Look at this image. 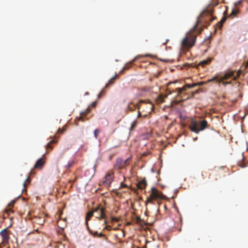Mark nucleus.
Wrapping results in <instances>:
<instances>
[{
	"label": "nucleus",
	"mask_w": 248,
	"mask_h": 248,
	"mask_svg": "<svg viewBox=\"0 0 248 248\" xmlns=\"http://www.w3.org/2000/svg\"><path fill=\"white\" fill-rule=\"evenodd\" d=\"M213 3H210L208 7L206 8L200 15L198 17L196 24L194 26L192 31H194L197 28V26L202 23L203 22L206 24L204 27L207 26L206 24L208 22H212L214 20V18L212 16L213 13V6H217L218 4L216 0H213Z\"/></svg>",
	"instance_id": "f257e3e1"
},
{
	"label": "nucleus",
	"mask_w": 248,
	"mask_h": 248,
	"mask_svg": "<svg viewBox=\"0 0 248 248\" xmlns=\"http://www.w3.org/2000/svg\"><path fill=\"white\" fill-rule=\"evenodd\" d=\"M97 212H99V216H96V218H98L99 220H101L102 218L106 219V216L105 213V209L102 207L101 205H99L97 207L95 208L93 210L87 213L86 217L85 224L88 231L91 235H97V232H93V231L90 230L89 227L88 221L90 219V218L92 216H93V214L96 213Z\"/></svg>",
	"instance_id": "f03ea898"
},
{
	"label": "nucleus",
	"mask_w": 248,
	"mask_h": 248,
	"mask_svg": "<svg viewBox=\"0 0 248 248\" xmlns=\"http://www.w3.org/2000/svg\"><path fill=\"white\" fill-rule=\"evenodd\" d=\"M241 74V70H239L236 72V75H234V71L232 70H228L224 72L223 74L219 78L216 76L213 78L208 79V82L216 81L218 84L221 83L223 80H228L232 79V80H236L238 78L240 74Z\"/></svg>",
	"instance_id": "7ed1b4c3"
},
{
	"label": "nucleus",
	"mask_w": 248,
	"mask_h": 248,
	"mask_svg": "<svg viewBox=\"0 0 248 248\" xmlns=\"http://www.w3.org/2000/svg\"><path fill=\"white\" fill-rule=\"evenodd\" d=\"M209 125L205 120L198 121L192 119L189 125V129L196 134L199 133L201 131H203L205 129L209 128Z\"/></svg>",
	"instance_id": "20e7f679"
},
{
	"label": "nucleus",
	"mask_w": 248,
	"mask_h": 248,
	"mask_svg": "<svg viewBox=\"0 0 248 248\" xmlns=\"http://www.w3.org/2000/svg\"><path fill=\"white\" fill-rule=\"evenodd\" d=\"M196 36L191 32H189L183 40L181 46L184 48H188L194 46Z\"/></svg>",
	"instance_id": "39448f33"
},
{
	"label": "nucleus",
	"mask_w": 248,
	"mask_h": 248,
	"mask_svg": "<svg viewBox=\"0 0 248 248\" xmlns=\"http://www.w3.org/2000/svg\"><path fill=\"white\" fill-rule=\"evenodd\" d=\"M164 196L162 192L159 191L156 188L152 187L151 193L149 196L147 198L145 203H151L153 200L158 199H163Z\"/></svg>",
	"instance_id": "423d86ee"
},
{
	"label": "nucleus",
	"mask_w": 248,
	"mask_h": 248,
	"mask_svg": "<svg viewBox=\"0 0 248 248\" xmlns=\"http://www.w3.org/2000/svg\"><path fill=\"white\" fill-rule=\"evenodd\" d=\"M114 172L112 170H108L106 173L103 181L104 185L109 186L114 179Z\"/></svg>",
	"instance_id": "0eeeda50"
},
{
	"label": "nucleus",
	"mask_w": 248,
	"mask_h": 248,
	"mask_svg": "<svg viewBox=\"0 0 248 248\" xmlns=\"http://www.w3.org/2000/svg\"><path fill=\"white\" fill-rule=\"evenodd\" d=\"M126 162H124V160L121 158H118L116 160V163L114 165V169L116 170H122L125 168Z\"/></svg>",
	"instance_id": "6e6552de"
},
{
	"label": "nucleus",
	"mask_w": 248,
	"mask_h": 248,
	"mask_svg": "<svg viewBox=\"0 0 248 248\" xmlns=\"http://www.w3.org/2000/svg\"><path fill=\"white\" fill-rule=\"evenodd\" d=\"M203 84V82H198L197 83H193L192 84H187L186 85V86H184V87H183L182 88H177L176 90H177L178 93L180 94V93H181L183 91H185L186 90V88H193L197 85L202 86Z\"/></svg>",
	"instance_id": "1a4fd4ad"
},
{
	"label": "nucleus",
	"mask_w": 248,
	"mask_h": 248,
	"mask_svg": "<svg viewBox=\"0 0 248 248\" xmlns=\"http://www.w3.org/2000/svg\"><path fill=\"white\" fill-rule=\"evenodd\" d=\"M0 234L2 237L3 241L4 242H7L8 241L9 239V232L6 229L2 230Z\"/></svg>",
	"instance_id": "9d476101"
},
{
	"label": "nucleus",
	"mask_w": 248,
	"mask_h": 248,
	"mask_svg": "<svg viewBox=\"0 0 248 248\" xmlns=\"http://www.w3.org/2000/svg\"><path fill=\"white\" fill-rule=\"evenodd\" d=\"M137 187L141 190L145 188L147 186V182L145 178L143 179L137 184Z\"/></svg>",
	"instance_id": "9b49d317"
},
{
	"label": "nucleus",
	"mask_w": 248,
	"mask_h": 248,
	"mask_svg": "<svg viewBox=\"0 0 248 248\" xmlns=\"http://www.w3.org/2000/svg\"><path fill=\"white\" fill-rule=\"evenodd\" d=\"M143 56L142 55H140V56H137V57H135V58L133 60L132 62H131L130 63H127L123 67V70L120 72V73H122L124 71L126 70H128V69L130 68V66L131 65V64H132V63L133 62H134L136 60H137V59H138L139 58H141Z\"/></svg>",
	"instance_id": "f8f14e48"
},
{
	"label": "nucleus",
	"mask_w": 248,
	"mask_h": 248,
	"mask_svg": "<svg viewBox=\"0 0 248 248\" xmlns=\"http://www.w3.org/2000/svg\"><path fill=\"white\" fill-rule=\"evenodd\" d=\"M44 164L45 161L43 160V159L42 158H40L36 162L35 165L34 166V169L42 168Z\"/></svg>",
	"instance_id": "ddd939ff"
},
{
	"label": "nucleus",
	"mask_w": 248,
	"mask_h": 248,
	"mask_svg": "<svg viewBox=\"0 0 248 248\" xmlns=\"http://www.w3.org/2000/svg\"><path fill=\"white\" fill-rule=\"evenodd\" d=\"M57 140L54 139H51L46 145V152H49L53 149V146L51 145L54 143H56Z\"/></svg>",
	"instance_id": "4468645a"
},
{
	"label": "nucleus",
	"mask_w": 248,
	"mask_h": 248,
	"mask_svg": "<svg viewBox=\"0 0 248 248\" xmlns=\"http://www.w3.org/2000/svg\"><path fill=\"white\" fill-rule=\"evenodd\" d=\"M75 164L76 161L75 159L70 160L68 162L67 164L64 166V168L68 170L73 167Z\"/></svg>",
	"instance_id": "2eb2a0df"
},
{
	"label": "nucleus",
	"mask_w": 248,
	"mask_h": 248,
	"mask_svg": "<svg viewBox=\"0 0 248 248\" xmlns=\"http://www.w3.org/2000/svg\"><path fill=\"white\" fill-rule=\"evenodd\" d=\"M167 95H163L160 94L158 96L157 99V102L158 103H161L164 102V100L166 98H167Z\"/></svg>",
	"instance_id": "dca6fc26"
},
{
	"label": "nucleus",
	"mask_w": 248,
	"mask_h": 248,
	"mask_svg": "<svg viewBox=\"0 0 248 248\" xmlns=\"http://www.w3.org/2000/svg\"><path fill=\"white\" fill-rule=\"evenodd\" d=\"M118 76V75H116L115 76L112 77L109 81L108 82L106 85L105 88H108L110 85H112L114 84V80L116 79L117 77Z\"/></svg>",
	"instance_id": "f3484780"
},
{
	"label": "nucleus",
	"mask_w": 248,
	"mask_h": 248,
	"mask_svg": "<svg viewBox=\"0 0 248 248\" xmlns=\"http://www.w3.org/2000/svg\"><path fill=\"white\" fill-rule=\"evenodd\" d=\"M36 220L35 221V222H36L38 224L42 225L45 222V219L41 217H36Z\"/></svg>",
	"instance_id": "a211bd4d"
},
{
	"label": "nucleus",
	"mask_w": 248,
	"mask_h": 248,
	"mask_svg": "<svg viewBox=\"0 0 248 248\" xmlns=\"http://www.w3.org/2000/svg\"><path fill=\"white\" fill-rule=\"evenodd\" d=\"M26 182H28V183H30V177L28 176L26 179V181L23 183V186H24V188L23 189V190H26Z\"/></svg>",
	"instance_id": "6ab92c4d"
},
{
	"label": "nucleus",
	"mask_w": 248,
	"mask_h": 248,
	"mask_svg": "<svg viewBox=\"0 0 248 248\" xmlns=\"http://www.w3.org/2000/svg\"><path fill=\"white\" fill-rule=\"evenodd\" d=\"M100 133V130L96 129L94 130V136L96 139H97L99 133Z\"/></svg>",
	"instance_id": "aec40b11"
},
{
	"label": "nucleus",
	"mask_w": 248,
	"mask_h": 248,
	"mask_svg": "<svg viewBox=\"0 0 248 248\" xmlns=\"http://www.w3.org/2000/svg\"><path fill=\"white\" fill-rule=\"evenodd\" d=\"M92 235L93 236H98L99 237H104L105 240L107 239V236L105 234L102 233H98L97 232V235Z\"/></svg>",
	"instance_id": "412c9836"
},
{
	"label": "nucleus",
	"mask_w": 248,
	"mask_h": 248,
	"mask_svg": "<svg viewBox=\"0 0 248 248\" xmlns=\"http://www.w3.org/2000/svg\"><path fill=\"white\" fill-rule=\"evenodd\" d=\"M137 124V120L134 121L133 123L131 124V127H130V130H132L134 129L135 127L136 126Z\"/></svg>",
	"instance_id": "4be33fe9"
},
{
	"label": "nucleus",
	"mask_w": 248,
	"mask_h": 248,
	"mask_svg": "<svg viewBox=\"0 0 248 248\" xmlns=\"http://www.w3.org/2000/svg\"><path fill=\"white\" fill-rule=\"evenodd\" d=\"M239 12V10L237 9H233L232 10L231 15L236 16V14Z\"/></svg>",
	"instance_id": "5701e85b"
},
{
	"label": "nucleus",
	"mask_w": 248,
	"mask_h": 248,
	"mask_svg": "<svg viewBox=\"0 0 248 248\" xmlns=\"http://www.w3.org/2000/svg\"><path fill=\"white\" fill-rule=\"evenodd\" d=\"M226 20V18L225 17H223L222 18V19L221 20V21L218 23V27L219 28H221V26H222V24H223V23H224Z\"/></svg>",
	"instance_id": "b1692460"
},
{
	"label": "nucleus",
	"mask_w": 248,
	"mask_h": 248,
	"mask_svg": "<svg viewBox=\"0 0 248 248\" xmlns=\"http://www.w3.org/2000/svg\"><path fill=\"white\" fill-rule=\"evenodd\" d=\"M211 59L204 60V61L201 62V64H202V65L207 64L211 62Z\"/></svg>",
	"instance_id": "393cba45"
},
{
	"label": "nucleus",
	"mask_w": 248,
	"mask_h": 248,
	"mask_svg": "<svg viewBox=\"0 0 248 248\" xmlns=\"http://www.w3.org/2000/svg\"><path fill=\"white\" fill-rule=\"evenodd\" d=\"M135 108H136V106H135V105H133V107H132L131 106V104H129V105H128V109L129 110L131 111H132L134 110H135Z\"/></svg>",
	"instance_id": "a878e982"
},
{
	"label": "nucleus",
	"mask_w": 248,
	"mask_h": 248,
	"mask_svg": "<svg viewBox=\"0 0 248 248\" xmlns=\"http://www.w3.org/2000/svg\"><path fill=\"white\" fill-rule=\"evenodd\" d=\"M221 83H222V84L224 85V86H226L227 84H231L232 83V81L231 80L229 81H225V80H223L221 81Z\"/></svg>",
	"instance_id": "bb28decb"
},
{
	"label": "nucleus",
	"mask_w": 248,
	"mask_h": 248,
	"mask_svg": "<svg viewBox=\"0 0 248 248\" xmlns=\"http://www.w3.org/2000/svg\"><path fill=\"white\" fill-rule=\"evenodd\" d=\"M65 130V128H63L62 129H61V128H59V129L58 130V131L57 132L58 133H60V134H62L63 133V132Z\"/></svg>",
	"instance_id": "cd10ccee"
},
{
	"label": "nucleus",
	"mask_w": 248,
	"mask_h": 248,
	"mask_svg": "<svg viewBox=\"0 0 248 248\" xmlns=\"http://www.w3.org/2000/svg\"><path fill=\"white\" fill-rule=\"evenodd\" d=\"M130 160H131V158L128 157L125 161H124V162H126L125 166H128L129 165L128 161H129Z\"/></svg>",
	"instance_id": "c85d7f7f"
},
{
	"label": "nucleus",
	"mask_w": 248,
	"mask_h": 248,
	"mask_svg": "<svg viewBox=\"0 0 248 248\" xmlns=\"http://www.w3.org/2000/svg\"><path fill=\"white\" fill-rule=\"evenodd\" d=\"M242 2H243V0H239L237 2H236V3H235V6H238V5H239L241 4H242Z\"/></svg>",
	"instance_id": "c756f323"
},
{
	"label": "nucleus",
	"mask_w": 248,
	"mask_h": 248,
	"mask_svg": "<svg viewBox=\"0 0 248 248\" xmlns=\"http://www.w3.org/2000/svg\"><path fill=\"white\" fill-rule=\"evenodd\" d=\"M121 187H128L127 185L124 184L123 182L121 183Z\"/></svg>",
	"instance_id": "7c9ffc66"
},
{
	"label": "nucleus",
	"mask_w": 248,
	"mask_h": 248,
	"mask_svg": "<svg viewBox=\"0 0 248 248\" xmlns=\"http://www.w3.org/2000/svg\"><path fill=\"white\" fill-rule=\"evenodd\" d=\"M104 229L110 231L111 229V227L110 226H106Z\"/></svg>",
	"instance_id": "2f4dec72"
},
{
	"label": "nucleus",
	"mask_w": 248,
	"mask_h": 248,
	"mask_svg": "<svg viewBox=\"0 0 248 248\" xmlns=\"http://www.w3.org/2000/svg\"><path fill=\"white\" fill-rule=\"evenodd\" d=\"M96 105V101H94L91 104V106L93 107H95Z\"/></svg>",
	"instance_id": "473e14b6"
},
{
	"label": "nucleus",
	"mask_w": 248,
	"mask_h": 248,
	"mask_svg": "<svg viewBox=\"0 0 248 248\" xmlns=\"http://www.w3.org/2000/svg\"><path fill=\"white\" fill-rule=\"evenodd\" d=\"M112 221H117L118 220L116 217H113L111 218Z\"/></svg>",
	"instance_id": "72a5a7b5"
},
{
	"label": "nucleus",
	"mask_w": 248,
	"mask_h": 248,
	"mask_svg": "<svg viewBox=\"0 0 248 248\" xmlns=\"http://www.w3.org/2000/svg\"><path fill=\"white\" fill-rule=\"evenodd\" d=\"M141 116V113L140 111H138V118H140Z\"/></svg>",
	"instance_id": "f704fd0d"
},
{
	"label": "nucleus",
	"mask_w": 248,
	"mask_h": 248,
	"mask_svg": "<svg viewBox=\"0 0 248 248\" xmlns=\"http://www.w3.org/2000/svg\"><path fill=\"white\" fill-rule=\"evenodd\" d=\"M78 121H83V118H82V117L80 116L78 118Z\"/></svg>",
	"instance_id": "c9c22d12"
},
{
	"label": "nucleus",
	"mask_w": 248,
	"mask_h": 248,
	"mask_svg": "<svg viewBox=\"0 0 248 248\" xmlns=\"http://www.w3.org/2000/svg\"><path fill=\"white\" fill-rule=\"evenodd\" d=\"M169 41V39L166 40V42H165L163 43V45H166L167 44V42H168Z\"/></svg>",
	"instance_id": "e433bc0d"
},
{
	"label": "nucleus",
	"mask_w": 248,
	"mask_h": 248,
	"mask_svg": "<svg viewBox=\"0 0 248 248\" xmlns=\"http://www.w3.org/2000/svg\"><path fill=\"white\" fill-rule=\"evenodd\" d=\"M239 166L242 168L245 167L246 166L244 164H240Z\"/></svg>",
	"instance_id": "4c0bfd02"
},
{
	"label": "nucleus",
	"mask_w": 248,
	"mask_h": 248,
	"mask_svg": "<svg viewBox=\"0 0 248 248\" xmlns=\"http://www.w3.org/2000/svg\"><path fill=\"white\" fill-rule=\"evenodd\" d=\"M95 214L96 216H99V212H97Z\"/></svg>",
	"instance_id": "58836bf2"
},
{
	"label": "nucleus",
	"mask_w": 248,
	"mask_h": 248,
	"mask_svg": "<svg viewBox=\"0 0 248 248\" xmlns=\"http://www.w3.org/2000/svg\"><path fill=\"white\" fill-rule=\"evenodd\" d=\"M14 203V202H12L9 204V206L13 205Z\"/></svg>",
	"instance_id": "ea45409f"
},
{
	"label": "nucleus",
	"mask_w": 248,
	"mask_h": 248,
	"mask_svg": "<svg viewBox=\"0 0 248 248\" xmlns=\"http://www.w3.org/2000/svg\"><path fill=\"white\" fill-rule=\"evenodd\" d=\"M159 74L155 75V77H156V78H157L159 76Z\"/></svg>",
	"instance_id": "a19ab883"
},
{
	"label": "nucleus",
	"mask_w": 248,
	"mask_h": 248,
	"mask_svg": "<svg viewBox=\"0 0 248 248\" xmlns=\"http://www.w3.org/2000/svg\"><path fill=\"white\" fill-rule=\"evenodd\" d=\"M104 223H105V224H107V221H106V220H105V221H104Z\"/></svg>",
	"instance_id": "79ce46f5"
},
{
	"label": "nucleus",
	"mask_w": 248,
	"mask_h": 248,
	"mask_svg": "<svg viewBox=\"0 0 248 248\" xmlns=\"http://www.w3.org/2000/svg\"><path fill=\"white\" fill-rule=\"evenodd\" d=\"M112 156H113L112 155H111V156H110V160L111 159V158H112Z\"/></svg>",
	"instance_id": "37998d69"
},
{
	"label": "nucleus",
	"mask_w": 248,
	"mask_h": 248,
	"mask_svg": "<svg viewBox=\"0 0 248 248\" xmlns=\"http://www.w3.org/2000/svg\"><path fill=\"white\" fill-rule=\"evenodd\" d=\"M152 78H150V81H152Z\"/></svg>",
	"instance_id": "c03bdc74"
}]
</instances>
